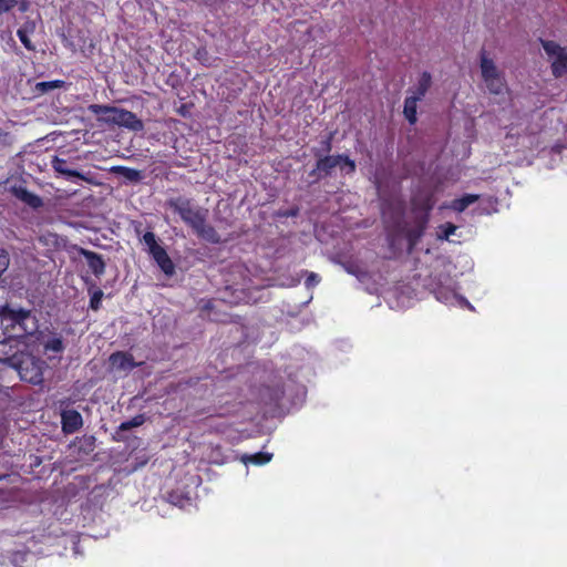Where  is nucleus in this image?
Wrapping results in <instances>:
<instances>
[{"mask_svg":"<svg viewBox=\"0 0 567 567\" xmlns=\"http://www.w3.org/2000/svg\"><path fill=\"white\" fill-rule=\"evenodd\" d=\"M100 107H112L111 105H102V104H90L87 106V111L97 116V121L105 123L107 125H116L117 114L112 113L111 111L100 110Z\"/></svg>","mask_w":567,"mask_h":567,"instance_id":"15","label":"nucleus"},{"mask_svg":"<svg viewBox=\"0 0 567 567\" xmlns=\"http://www.w3.org/2000/svg\"><path fill=\"white\" fill-rule=\"evenodd\" d=\"M113 172L120 174L121 176L133 183L141 182L143 178V174L141 171L126 166H115L113 168Z\"/></svg>","mask_w":567,"mask_h":567,"instance_id":"20","label":"nucleus"},{"mask_svg":"<svg viewBox=\"0 0 567 567\" xmlns=\"http://www.w3.org/2000/svg\"><path fill=\"white\" fill-rule=\"evenodd\" d=\"M79 251L86 259L89 268L97 278L104 275L106 265L102 255L85 248H80Z\"/></svg>","mask_w":567,"mask_h":567,"instance_id":"14","label":"nucleus"},{"mask_svg":"<svg viewBox=\"0 0 567 567\" xmlns=\"http://www.w3.org/2000/svg\"><path fill=\"white\" fill-rule=\"evenodd\" d=\"M334 137V132H330L320 142V148H317L318 151H321V155H330L329 153L332 150V141Z\"/></svg>","mask_w":567,"mask_h":567,"instance_id":"26","label":"nucleus"},{"mask_svg":"<svg viewBox=\"0 0 567 567\" xmlns=\"http://www.w3.org/2000/svg\"><path fill=\"white\" fill-rule=\"evenodd\" d=\"M100 110H109L112 113L117 114V126L125 127L134 132H140L144 128L143 121L131 111L120 107H100Z\"/></svg>","mask_w":567,"mask_h":567,"instance_id":"6","label":"nucleus"},{"mask_svg":"<svg viewBox=\"0 0 567 567\" xmlns=\"http://www.w3.org/2000/svg\"><path fill=\"white\" fill-rule=\"evenodd\" d=\"M102 299H103V291L100 288H96L91 293L90 308L94 311L99 310L101 308Z\"/></svg>","mask_w":567,"mask_h":567,"instance_id":"27","label":"nucleus"},{"mask_svg":"<svg viewBox=\"0 0 567 567\" xmlns=\"http://www.w3.org/2000/svg\"><path fill=\"white\" fill-rule=\"evenodd\" d=\"M481 73L483 80H489L491 78H494L496 75H499L501 72L497 70V66L495 65L494 61L489 59L486 54L485 50L481 51Z\"/></svg>","mask_w":567,"mask_h":567,"instance_id":"17","label":"nucleus"},{"mask_svg":"<svg viewBox=\"0 0 567 567\" xmlns=\"http://www.w3.org/2000/svg\"><path fill=\"white\" fill-rule=\"evenodd\" d=\"M10 257L7 250L0 248V277L8 269Z\"/></svg>","mask_w":567,"mask_h":567,"instance_id":"29","label":"nucleus"},{"mask_svg":"<svg viewBox=\"0 0 567 567\" xmlns=\"http://www.w3.org/2000/svg\"><path fill=\"white\" fill-rule=\"evenodd\" d=\"M145 422V415L144 414H137L134 417H132L128 421L122 422L118 426V431H128L133 427H137L143 425Z\"/></svg>","mask_w":567,"mask_h":567,"instance_id":"22","label":"nucleus"},{"mask_svg":"<svg viewBox=\"0 0 567 567\" xmlns=\"http://www.w3.org/2000/svg\"><path fill=\"white\" fill-rule=\"evenodd\" d=\"M29 381L33 384H38L42 381V373L41 372H37L33 377H31L29 379Z\"/></svg>","mask_w":567,"mask_h":567,"instance_id":"35","label":"nucleus"},{"mask_svg":"<svg viewBox=\"0 0 567 567\" xmlns=\"http://www.w3.org/2000/svg\"><path fill=\"white\" fill-rule=\"evenodd\" d=\"M431 85L432 75L430 72L424 71L421 73L416 85L409 89L408 93H410V95L404 100L403 115L411 125H414L417 122V102L423 100Z\"/></svg>","mask_w":567,"mask_h":567,"instance_id":"3","label":"nucleus"},{"mask_svg":"<svg viewBox=\"0 0 567 567\" xmlns=\"http://www.w3.org/2000/svg\"><path fill=\"white\" fill-rule=\"evenodd\" d=\"M45 350L53 352H62L64 350L63 340L60 337L49 339L44 344Z\"/></svg>","mask_w":567,"mask_h":567,"instance_id":"24","label":"nucleus"},{"mask_svg":"<svg viewBox=\"0 0 567 567\" xmlns=\"http://www.w3.org/2000/svg\"><path fill=\"white\" fill-rule=\"evenodd\" d=\"M63 83L64 82L61 81V80L39 82L35 85V90L39 93H47V92H49L51 90L61 87L63 85Z\"/></svg>","mask_w":567,"mask_h":567,"instance_id":"23","label":"nucleus"},{"mask_svg":"<svg viewBox=\"0 0 567 567\" xmlns=\"http://www.w3.org/2000/svg\"><path fill=\"white\" fill-rule=\"evenodd\" d=\"M339 166L341 169L347 168L348 174H352L357 169L355 162L346 154H339Z\"/></svg>","mask_w":567,"mask_h":567,"instance_id":"25","label":"nucleus"},{"mask_svg":"<svg viewBox=\"0 0 567 567\" xmlns=\"http://www.w3.org/2000/svg\"><path fill=\"white\" fill-rule=\"evenodd\" d=\"M309 176L313 178V182H319L323 178L321 172L317 171V165L309 172Z\"/></svg>","mask_w":567,"mask_h":567,"instance_id":"33","label":"nucleus"},{"mask_svg":"<svg viewBox=\"0 0 567 567\" xmlns=\"http://www.w3.org/2000/svg\"><path fill=\"white\" fill-rule=\"evenodd\" d=\"M7 477H9V475H8V474H0V482H1L2 480L7 478Z\"/></svg>","mask_w":567,"mask_h":567,"instance_id":"37","label":"nucleus"},{"mask_svg":"<svg viewBox=\"0 0 567 567\" xmlns=\"http://www.w3.org/2000/svg\"><path fill=\"white\" fill-rule=\"evenodd\" d=\"M142 241L147 246V251L159 267V269L166 275L172 276L175 272V266L168 256L166 249L157 243L156 235L153 231H146Z\"/></svg>","mask_w":567,"mask_h":567,"instance_id":"4","label":"nucleus"},{"mask_svg":"<svg viewBox=\"0 0 567 567\" xmlns=\"http://www.w3.org/2000/svg\"><path fill=\"white\" fill-rule=\"evenodd\" d=\"M320 276L316 272H308V276L306 278V286L308 288H311V287H315L316 285H318L320 282Z\"/></svg>","mask_w":567,"mask_h":567,"instance_id":"31","label":"nucleus"},{"mask_svg":"<svg viewBox=\"0 0 567 567\" xmlns=\"http://www.w3.org/2000/svg\"><path fill=\"white\" fill-rule=\"evenodd\" d=\"M346 270L349 272V274H352V275H355L358 276L359 271H358V266L353 265V264H347L346 266Z\"/></svg>","mask_w":567,"mask_h":567,"instance_id":"34","label":"nucleus"},{"mask_svg":"<svg viewBox=\"0 0 567 567\" xmlns=\"http://www.w3.org/2000/svg\"><path fill=\"white\" fill-rule=\"evenodd\" d=\"M412 212L415 216H425L430 219V212L434 207V198L432 194L416 195L411 199Z\"/></svg>","mask_w":567,"mask_h":567,"instance_id":"13","label":"nucleus"},{"mask_svg":"<svg viewBox=\"0 0 567 567\" xmlns=\"http://www.w3.org/2000/svg\"><path fill=\"white\" fill-rule=\"evenodd\" d=\"M441 233L439 234V238L442 240H447L450 236L454 235L457 227L452 223H445L441 227Z\"/></svg>","mask_w":567,"mask_h":567,"instance_id":"28","label":"nucleus"},{"mask_svg":"<svg viewBox=\"0 0 567 567\" xmlns=\"http://www.w3.org/2000/svg\"><path fill=\"white\" fill-rule=\"evenodd\" d=\"M436 299L437 300H442V296H440L439 293L436 295Z\"/></svg>","mask_w":567,"mask_h":567,"instance_id":"38","label":"nucleus"},{"mask_svg":"<svg viewBox=\"0 0 567 567\" xmlns=\"http://www.w3.org/2000/svg\"><path fill=\"white\" fill-rule=\"evenodd\" d=\"M298 214V209L291 210L287 216H296Z\"/></svg>","mask_w":567,"mask_h":567,"instance_id":"36","label":"nucleus"},{"mask_svg":"<svg viewBox=\"0 0 567 567\" xmlns=\"http://www.w3.org/2000/svg\"><path fill=\"white\" fill-rule=\"evenodd\" d=\"M427 223L429 221L425 216H414L413 226L405 231L409 251H412L419 244L420 239L424 235Z\"/></svg>","mask_w":567,"mask_h":567,"instance_id":"9","label":"nucleus"},{"mask_svg":"<svg viewBox=\"0 0 567 567\" xmlns=\"http://www.w3.org/2000/svg\"><path fill=\"white\" fill-rule=\"evenodd\" d=\"M221 322H226L227 320L226 319H219Z\"/></svg>","mask_w":567,"mask_h":567,"instance_id":"39","label":"nucleus"},{"mask_svg":"<svg viewBox=\"0 0 567 567\" xmlns=\"http://www.w3.org/2000/svg\"><path fill=\"white\" fill-rule=\"evenodd\" d=\"M193 230L198 237L210 244L217 245L221 243L220 235L212 225L207 224V220H203V224Z\"/></svg>","mask_w":567,"mask_h":567,"instance_id":"16","label":"nucleus"},{"mask_svg":"<svg viewBox=\"0 0 567 567\" xmlns=\"http://www.w3.org/2000/svg\"><path fill=\"white\" fill-rule=\"evenodd\" d=\"M111 368L120 372H130L142 365V362H135L132 353L126 351H115L109 357Z\"/></svg>","mask_w":567,"mask_h":567,"instance_id":"7","label":"nucleus"},{"mask_svg":"<svg viewBox=\"0 0 567 567\" xmlns=\"http://www.w3.org/2000/svg\"><path fill=\"white\" fill-rule=\"evenodd\" d=\"M486 83L487 90L491 94L498 95L503 93L506 83L502 74L491 78L489 80H484Z\"/></svg>","mask_w":567,"mask_h":567,"instance_id":"21","label":"nucleus"},{"mask_svg":"<svg viewBox=\"0 0 567 567\" xmlns=\"http://www.w3.org/2000/svg\"><path fill=\"white\" fill-rule=\"evenodd\" d=\"M544 51L555 59L551 61L550 69L553 75L558 79L567 73V51L558 43L551 40L540 39Z\"/></svg>","mask_w":567,"mask_h":567,"instance_id":"5","label":"nucleus"},{"mask_svg":"<svg viewBox=\"0 0 567 567\" xmlns=\"http://www.w3.org/2000/svg\"><path fill=\"white\" fill-rule=\"evenodd\" d=\"M480 199V195L465 194L460 198H455L451 203V208L456 213H463L470 205L476 203Z\"/></svg>","mask_w":567,"mask_h":567,"instance_id":"18","label":"nucleus"},{"mask_svg":"<svg viewBox=\"0 0 567 567\" xmlns=\"http://www.w3.org/2000/svg\"><path fill=\"white\" fill-rule=\"evenodd\" d=\"M166 205L174 213L178 214L181 219L188 225L192 229L207 220L208 210L206 208L196 206L192 199L178 196L167 199Z\"/></svg>","mask_w":567,"mask_h":567,"instance_id":"2","label":"nucleus"},{"mask_svg":"<svg viewBox=\"0 0 567 567\" xmlns=\"http://www.w3.org/2000/svg\"><path fill=\"white\" fill-rule=\"evenodd\" d=\"M17 35H18L19 40L21 41V43L24 45L25 49L33 50V45H32L31 40L29 39L28 34H27V31H24L22 29H19L17 31Z\"/></svg>","mask_w":567,"mask_h":567,"instance_id":"30","label":"nucleus"},{"mask_svg":"<svg viewBox=\"0 0 567 567\" xmlns=\"http://www.w3.org/2000/svg\"><path fill=\"white\" fill-rule=\"evenodd\" d=\"M9 190L16 198L31 208L37 209L43 205L41 197L34 193L29 192L22 183L11 185Z\"/></svg>","mask_w":567,"mask_h":567,"instance_id":"10","label":"nucleus"},{"mask_svg":"<svg viewBox=\"0 0 567 567\" xmlns=\"http://www.w3.org/2000/svg\"><path fill=\"white\" fill-rule=\"evenodd\" d=\"M313 156L317 158V171H320L322 177L326 178L332 174V171L339 166V154L321 155V151L312 150Z\"/></svg>","mask_w":567,"mask_h":567,"instance_id":"12","label":"nucleus"},{"mask_svg":"<svg viewBox=\"0 0 567 567\" xmlns=\"http://www.w3.org/2000/svg\"><path fill=\"white\" fill-rule=\"evenodd\" d=\"M51 166L55 173L64 176L66 179L79 178L81 181L93 183V179L76 169L70 168L66 159L61 158L59 156H54L51 161Z\"/></svg>","mask_w":567,"mask_h":567,"instance_id":"8","label":"nucleus"},{"mask_svg":"<svg viewBox=\"0 0 567 567\" xmlns=\"http://www.w3.org/2000/svg\"><path fill=\"white\" fill-rule=\"evenodd\" d=\"M17 4V0H0V14L9 12Z\"/></svg>","mask_w":567,"mask_h":567,"instance_id":"32","label":"nucleus"},{"mask_svg":"<svg viewBox=\"0 0 567 567\" xmlns=\"http://www.w3.org/2000/svg\"><path fill=\"white\" fill-rule=\"evenodd\" d=\"M0 324L9 339H23L38 331V320L32 310L6 302L0 305Z\"/></svg>","mask_w":567,"mask_h":567,"instance_id":"1","label":"nucleus"},{"mask_svg":"<svg viewBox=\"0 0 567 567\" xmlns=\"http://www.w3.org/2000/svg\"><path fill=\"white\" fill-rule=\"evenodd\" d=\"M271 457H272L271 453L257 452V453H254V454H244L241 456V461L245 464L265 465L268 462H270Z\"/></svg>","mask_w":567,"mask_h":567,"instance_id":"19","label":"nucleus"},{"mask_svg":"<svg viewBox=\"0 0 567 567\" xmlns=\"http://www.w3.org/2000/svg\"><path fill=\"white\" fill-rule=\"evenodd\" d=\"M61 425L64 434H73L83 426L81 413L74 409L61 412Z\"/></svg>","mask_w":567,"mask_h":567,"instance_id":"11","label":"nucleus"}]
</instances>
